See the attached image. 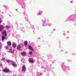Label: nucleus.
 I'll use <instances>...</instances> for the list:
<instances>
[{
    "mask_svg": "<svg viewBox=\"0 0 76 76\" xmlns=\"http://www.w3.org/2000/svg\"><path fill=\"white\" fill-rule=\"evenodd\" d=\"M7 32L6 31H4L2 33V36L1 38L2 41H3L4 40V38L6 37V36H7Z\"/></svg>",
    "mask_w": 76,
    "mask_h": 76,
    "instance_id": "f257e3e1",
    "label": "nucleus"
},
{
    "mask_svg": "<svg viewBox=\"0 0 76 76\" xmlns=\"http://www.w3.org/2000/svg\"><path fill=\"white\" fill-rule=\"evenodd\" d=\"M61 67H62V69L64 70V71H66V70H68L69 67L66 66H64V63H62L61 64Z\"/></svg>",
    "mask_w": 76,
    "mask_h": 76,
    "instance_id": "f03ea898",
    "label": "nucleus"
},
{
    "mask_svg": "<svg viewBox=\"0 0 76 76\" xmlns=\"http://www.w3.org/2000/svg\"><path fill=\"white\" fill-rule=\"evenodd\" d=\"M42 21V25L43 26H47V25H48V23H47L46 20H43Z\"/></svg>",
    "mask_w": 76,
    "mask_h": 76,
    "instance_id": "7ed1b4c3",
    "label": "nucleus"
},
{
    "mask_svg": "<svg viewBox=\"0 0 76 76\" xmlns=\"http://www.w3.org/2000/svg\"><path fill=\"white\" fill-rule=\"evenodd\" d=\"M26 70V67L25 66H23L22 67V72L23 73L25 72Z\"/></svg>",
    "mask_w": 76,
    "mask_h": 76,
    "instance_id": "20e7f679",
    "label": "nucleus"
},
{
    "mask_svg": "<svg viewBox=\"0 0 76 76\" xmlns=\"http://www.w3.org/2000/svg\"><path fill=\"white\" fill-rule=\"evenodd\" d=\"M11 64L12 65V66L14 67H17V64H16L13 62H11Z\"/></svg>",
    "mask_w": 76,
    "mask_h": 76,
    "instance_id": "39448f33",
    "label": "nucleus"
},
{
    "mask_svg": "<svg viewBox=\"0 0 76 76\" xmlns=\"http://www.w3.org/2000/svg\"><path fill=\"white\" fill-rule=\"evenodd\" d=\"M12 47L13 48H15L16 47V44L14 42H13L12 44Z\"/></svg>",
    "mask_w": 76,
    "mask_h": 76,
    "instance_id": "423d86ee",
    "label": "nucleus"
},
{
    "mask_svg": "<svg viewBox=\"0 0 76 76\" xmlns=\"http://www.w3.org/2000/svg\"><path fill=\"white\" fill-rule=\"evenodd\" d=\"M17 49L18 50H20L21 49V45H19L17 47Z\"/></svg>",
    "mask_w": 76,
    "mask_h": 76,
    "instance_id": "0eeeda50",
    "label": "nucleus"
},
{
    "mask_svg": "<svg viewBox=\"0 0 76 76\" xmlns=\"http://www.w3.org/2000/svg\"><path fill=\"white\" fill-rule=\"evenodd\" d=\"M22 8L23 9H25V7H26V5L25 3H23L21 5Z\"/></svg>",
    "mask_w": 76,
    "mask_h": 76,
    "instance_id": "6e6552de",
    "label": "nucleus"
},
{
    "mask_svg": "<svg viewBox=\"0 0 76 76\" xmlns=\"http://www.w3.org/2000/svg\"><path fill=\"white\" fill-rule=\"evenodd\" d=\"M37 15H39V16H41L42 15V11H39V12L37 13Z\"/></svg>",
    "mask_w": 76,
    "mask_h": 76,
    "instance_id": "1a4fd4ad",
    "label": "nucleus"
},
{
    "mask_svg": "<svg viewBox=\"0 0 76 76\" xmlns=\"http://www.w3.org/2000/svg\"><path fill=\"white\" fill-rule=\"evenodd\" d=\"M3 29H4V27L3 26L1 25L0 26V31H2Z\"/></svg>",
    "mask_w": 76,
    "mask_h": 76,
    "instance_id": "9d476101",
    "label": "nucleus"
},
{
    "mask_svg": "<svg viewBox=\"0 0 76 76\" xmlns=\"http://www.w3.org/2000/svg\"><path fill=\"white\" fill-rule=\"evenodd\" d=\"M25 19L26 21H28V15H26L25 17Z\"/></svg>",
    "mask_w": 76,
    "mask_h": 76,
    "instance_id": "9b49d317",
    "label": "nucleus"
},
{
    "mask_svg": "<svg viewBox=\"0 0 76 76\" xmlns=\"http://www.w3.org/2000/svg\"><path fill=\"white\" fill-rule=\"evenodd\" d=\"M28 61L29 62H30L31 63L34 62V61L33 60V59L31 58H29L28 59Z\"/></svg>",
    "mask_w": 76,
    "mask_h": 76,
    "instance_id": "f8f14e48",
    "label": "nucleus"
},
{
    "mask_svg": "<svg viewBox=\"0 0 76 76\" xmlns=\"http://www.w3.org/2000/svg\"><path fill=\"white\" fill-rule=\"evenodd\" d=\"M21 55L23 56H25L26 55V53L25 52H21L20 53Z\"/></svg>",
    "mask_w": 76,
    "mask_h": 76,
    "instance_id": "ddd939ff",
    "label": "nucleus"
},
{
    "mask_svg": "<svg viewBox=\"0 0 76 76\" xmlns=\"http://www.w3.org/2000/svg\"><path fill=\"white\" fill-rule=\"evenodd\" d=\"M24 46H25L26 47H27V45H28V42L26 41L24 42Z\"/></svg>",
    "mask_w": 76,
    "mask_h": 76,
    "instance_id": "4468645a",
    "label": "nucleus"
},
{
    "mask_svg": "<svg viewBox=\"0 0 76 76\" xmlns=\"http://www.w3.org/2000/svg\"><path fill=\"white\" fill-rule=\"evenodd\" d=\"M3 71L5 73H9V69H5L3 70Z\"/></svg>",
    "mask_w": 76,
    "mask_h": 76,
    "instance_id": "2eb2a0df",
    "label": "nucleus"
},
{
    "mask_svg": "<svg viewBox=\"0 0 76 76\" xmlns=\"http://www.w3.org/2000/svg\"><path fill=\"white\" fill-rule=\"evenodd\" d=\"M3 7H5V8H6V9H9V7L7 5H4L3 6Z\"/></svg>",
    "mask_w": 76,
    "mask_h": 76,
    "instance_id": "dca6fc26",
    "label": "nucleus"
},
{
    "mask_svg": "<svg viewBox=\"0 0 76 76\" xmlns=\"http://www.w3.org/2000/svg\"><path fill=\"white\" fill-rule=\"evenodd\" d=\"M29 50H31L32 51H34V49H33L32 47L30 45L29 46Z\"/></svg>",
    "mask_w": 76,
    "mask_h": 76,
    "instance_id": "f3484780",
    "label": "nucleus"
},
{
    "mask_svg": "<svg viewBox=\"0 0 76 76\" xmlns=\"http://www.w3.org/2000/svg\"><path fill=\"white\" fill-rule=\"evenodd\" d=\"M10 52L11 53H15V49H13V50L10 49Z\"/></svg>",
    "mask_w": 76,
    "mask_h": 76,
    "instance_id": "a211bd4d",
    "label": "nucleus"
},
{
    "mask_svg": "<svg viewBox=\"0 0 76 76\" xmlns=\"http://www.w3.org/2000/svg\"><path fill=\"white\" fill-rule=\"evenodd\" d=\"M6 62H7V63H10L11 64V62H12V61H11L10 60H9L7 59H6Z\"/></svg>",
    "mask_w": 76,
    "mask_h": 76,
    "instance_id": "6ab92c4d",
    "label": "nucleus"
},
{
    "mask_svg": "<svg viewBox=\"0 0 76 76\" xmlns=\"http://www.w3.org/2000/svg\"><path fill=\"white\" fill-rule=\"evenodd\" d=\"M29 28L30 29H31L32 30L34 29V27L32 26V25H31Z\"/></svg>",
    "mask_w": 76,
    "mask_h": 76,
    "instance_id": "aec40b11",
    "label": "nucleus"
},
{
    "mask_svg": "<svg viewBox=\"0 0 76 76\" xmlns=\"http://www.w3.org/2000/svg\"><path fill=\"white\" fill-rule=\"evenodd\" d=\"M7 44L8 45H12V43H11V42H7Z\"/></svg>",
    "mask_w": 76,
    "mask_h": 76,
    "instance_id": "412c9836",
    "label": "nucleus"
},
{
    "mask_svg": "<svg viewBox=\"0 0 76 76\" xmlns=\"http://www.w3.org/2000/svg\"><path fill=\"white\" fill-rule=\"evenodd\" d=\"M70 20V18L69 17L68 18H67L66 19V21H68V20Z\"/></svg>",
    "mask_w": 76,
    "mask_h": 76,
    "instance_id": "4be33fe9",
    "label": "nucleus"
},
{
    "mask_svg": "<svg viewBox=\"0 0 76 76\" xmlns=\"http://www.w3.org/2000/svg\"><path fill=\"white\" fill-rule=\"evenodd\" d=\"M10 27V26H6V28H7V29H8Z\"/></svg>",
    "mask_w": 76,
    "mask_h": 76,
    "instance_id": "5701e85b",
    "label": "nucleus"
},
{
    "mask_svg": "<svg viewBox=\"0 0 76 76\" xmlns=\"http://www.w3.org/2000/svg\"><path fill=\"white\" fill-rule=\"evenodd\" d=\"M2 60H3V61H5L6 60L5 59V58H2Z\"/></svg>",
    "mask_w": 76,
    "mask_h": 76,
    "instance_id": "b1692460",
    "label": "nucleus"
},
{
    "mask_svg": "<svg viewBox=\"0 0 76 76\" xmlns=\"http://www.w3.org/2000/svg\"><path fill=\"white\" fill-rule=\"evenodd\" d=\"M29 54H30V55H32V52L31 51L30 52H29Z\"/></svg>",
    "mask_w": 76,
    "mask_h": 76,
    "instance_id": "393cba45",
    "label": "nucleus"
},
{
    "mask_svg": "<svg viewBox=\"0 0 76 76\" xmlns=\"http://www.w3.org/2000/svg\"><path fill=\"white\" fill-rule=\"evenodd\" d=\"M5 48H6L7 50L8 48H9V47H8V46H5Z\"/></svg>",
    "mask_w": 76,
    "mask_h": 76,
    "instance_id": "a878e982",
    "label": "nucleus"
},
{
    "mask_svg": "<svg viewBox=\"0 0 76 76\" xmlns=\"http://www.w3.org/2000/svg\"><path fill=\"white\" fill-rule=\"evenodd\" d=\"M48 26H51V23L48 24Z\"/></svg>",
    "mask_w": 76,
    "mask_h": 76,
    "instance_id": "bb28decb",
    "label": "nucleus"
},
{
    "mask_svg": "<svg viewBox=\"0 0 76 76\" xmlns=\"http://www.w3.org/2000/svg\"><path fill=\"white\" fill-rule=\"evenodd\" d=\"M1 46H2V45H0V48H1Z\"/></svg>",
    "mask_w": 76,
    "mask_h": 76,
    "instance_id": "cd10ccee",
    "label": "nucleus"
},
{
    "mask_svg": "<svg viewBox=\"0 0 76 76\" xmlns=\"http://www.w3.org/2000/svg\"><path fill=\"white\" fill-rule=\"evenodd\" d=\"M1 18H0V23H1Z\"/></svg>",
    "mask_w": 76,
    "mask_h": 76,
    "instance_id": "c85d7f7f",
    "label": "nucleus"
},
{
    "mask_svg": "<svg viewBox=\"0 0 76 76\" xmlns=\"http://www.w3.org/2000/svg\"><path fill=\"white\" fill-rule=\"evenodd\" d=\"M70 3H73V1H71V2H70Z\"/></svg>",
    "mask_w": 76,
    "mask_h": 76,
    "instance_id": "c756f323",
    "label": "nucleus"
},
{
    "mask_svg": "<svg viewBox=\"0 0 76 76\" xmlns=\"http://www.w3.org/2000/svg\"><path fill=\"white\" fill-rule=\"evenodd\" d=\"M0 66H2V64H0Z\"/></svg>",
    "mask_w": 76,
    "mask_h": 76,
    "instance_id": "7c9ffc66",
    "label": "nucleus"
},
{
    "mask_svg": "<svg viewBox=\"0 0 76 76\" xmlns=\"http://www.w3.org/2000/svg\"><path fill=\"white\" fill-rule=\"evenodd\" d=\"M16 11H17V12H18V10H17V9H16Z\"/></svg>",
    "mask_w": 76,
    "mask_h": 76,
    "instance_id": "2f4dec72",
    "label": "nucleus"
},
{
    "mask_svg": "<svg viewBox=\"0 0 76 76\" xmlns=\"http://www.w3.org/2000/svg\"><path fill=\"white\" fill-rule=\"evenodd\" d=\"M40 75H42V73H40Z\"/></svg>",
    "mask_w": 76,
    "mask_h": 76,
    "instance_id": "473e14b6",
    "label": "nucleus"
},
{
    "mask_svg": "<svg viewBox=\"0 0 76 76\" xmlns=\"http://www.w3.org/2000/svg\"><path fill=\"white\" fill-rule=\"evenodd\" d=\"M6 40H7V38H6Z\"/></svg>",
    "mask_w": 76,
    "mask_h": 76,
    "instance_id": "72a5a7b5",
    "label": "nucleus"
},
{
    "mask_svg": "<svg viewBox=\"0 0 76 76\" xmlns=\"http://www.w3.org/2000/svg\"><path fill=\"white\" fill-rule=\"evenodd\" d=\"M54 30H56V29H54Z\"/></svg>",
    "mask_w": 76,
    "mask_h": 76,
    "instance_id": "f704fd0d",
    "label": "nucleus"
}]
</instances>
